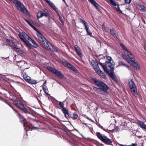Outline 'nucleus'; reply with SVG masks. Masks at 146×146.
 Instances as JSON below:
<instances>
[{
  "label": "nucleus",
  "instance_id": "obj_61",
  "mask_svg": "<svg viewBox=\"0 0 146 146\" xmlns=\"http://www.w3.org/2000/svg\"><path fill=\"white\" fill-rule=\"evenodd\" d=\"M120 145L121 146H126V145H123L120 144Z\"/></svg>",
  "mask_w": 146,
  "mask_h": 146
},
{
  "label": "nucleus",
  "instance_id": "obj_44",
  "mask_svg": "<svg viewBox=\"0 0 146 146\" xmlns=\"http://www.w3.org/2000/svg\"><path fill=\"white\" fill-rule=\"evenodd\" d=\"M25 7V6L21 2L19 1V8L20 9L21 8H23Z\"/></svg>",
  "mask_w": 146,
  "mask_h": 146
},
{
  "label": "nucleus",
  "instance_id": "obj_55",
  "mask_svg": "<svg viewBox=\"0 0 146 146\" xmlns=\"http://www.w3.org/2000/svg\"><path fill=\"white\" fill-rule=\"evenodd\" d=\"M137 145V144L135 143H132V144L131 146H136Z\"/></svg>",
  "mask_w": 146,
  "mask_h": 146
},
{
  "label": "nucleus",
  "instance_id": "obj_20",
  "mask_svg": "<svg viewBox=\"0 0 146 146\" xmlns=\"http://www.w3.org/2000/svg\"><path fill=\"white\" fill-rule=\"evenodd\" d=\"M137 122L138 125L141 128L143 129H145L146 127V125L143 122L138 120L137 121Z\"/></svg>",
  "mask_w": 146,
  "mask_h": 146
},
{
  "label": "nucleus",
  "instance_id": "obj_37",
  "mask_svg": "<svg viewBox=\"0 0 146 146\" xmlns=\"http://www.w3.org/2000/svg\"><path fill=\"white\" fill-rule=\"evenodd\" d=\"M109 1L114 6L116 5V2L114 0H109Z\"/></svg>",
  "mask_w": 146,
  "mask_h": 146
},
{
  "label": "nucleus",
  "instance_id": "obj_60",
  "mask_svg": "<svg viewBox=\"0 0 146 146\" xmlns=\"http://www.w3.org/2000/svg\"><path fill=\"white\" fill-rule=\"evenodd\" d=\"M58 15L59 18H60V17H61V16H60V15L58 14Z\"/></svg>",
  "mask_w": 146,
  "mask_h": 146
},
{
  "label": "nucleus",
  "instance_id": "obj_51",
  "mask_svg": "<svg viewBox=\"0 0 146 146\" xmlns=\"http://www.w3.org/2000/svg\"><path fill=\"white\" fill-rule=\"evenodd\" d=\"M31 22L32 24L35 25H36L38 24L37 23H36L35 22L32 20H31Z\"/></svg>",
  "mask_w": 146,
  "mask_h": 146
},
{
  "label": "nucleus",
  "instance_id": "obj_31",
  "mask_svg": "<svg viewBox=\"0 0 146 146\" xmlns=\"http://www.w3.org/2000/svg\"><path fill=\"white\" fill-rule=\"evenodd\" d=\"M93 67L94 68V69L95 71L98 73L99 72L100 70H101L100 69L98 65L97 66H96V67Z\"/></svg>",
  "mask_w": 146,
  "mask_h": 146
},
{
  "label": "nucleus",
  "instance_id": "obj_27",
  "mask_svg": "<svg viewBox=\"0 0 146 146\" xmlns=\"http://www.w3.org/2000/svg\"><path fill=\"white\" fill-rule=\"evenodd\" d=\"M98 74L103 78H105L106 77L105 74L101 70H100Z\"/></svg>",
  "mask_w": 146,
  "mask_h": 146
},
{
  "label": "nucleus",
  "instance_id": "obj_17",
  "mask_svg": "<svg viewBox=\"0 0 146 146\" xmlns=\"http://www.w3.org/2000/svg\"><path fill=\"white\" fill-rule=\"evenodd\" d=\"M74 48L78 55L80 57H82V54L80 48L79 46L77 45H75L74 46Z\"/></svg>",
  "mask_w": 146,
  "mask_h": 146
},
{
  "label": "nucleus",
  "instance_id": "obj_13",
  "mask_svg": "<svg viewBox=\"0 0 146 146\" xmlns=\"http://www.w3.org/2000/svg\"><path fill=\"white\" fill-rule=\"evenodd\" d=\"M36 32H37V35L40 44L42 42H44V41H46V39L42 34L38 30Z\"/></svg>",
  "mask_w": 146,
  "mask_h": 146
},
{
  "label": "nucleus",
  "instance_id": "obj_57",
  "mask_svg": "<svg viewBox=\"0 0 146 146\" xmlns=\"http://www.w3.org/2000/svg\"><path fill=\"white\" fill-rule=\"evenodd\" d=\"M144 48L145 50L146 51V44H145L144 46Z\"/></svg>",
  "mask_w": 146,
  "mask_h": 146
},
{
  "label": "nucleus",
  "instance_id": "obj_5",
  "mask_svg": "<svg viewBox=\"0 0 146 146\" xmlns=\"http://www.w3.org/2000/svg\"><path fill=\"white\" fill-rule=\"evenodd\" d=\"M128 84L132 94L135 97L137 98L138 93L137 88L131 79H129L128 80Z\"/></svg>",
  "mask_w": 146,
  "mask_h": 146
},
{
  "label": "nucleus",
  "instance_id": "obj_12",
  "mask_svg": "<svg viewBox=\"0 0 146 146\" xmlns=\"http://www.w3.org/2000/svg\"><path fill=\"white\" fill-rule=\"evenodd\" d=\"M132 59L130 61V62H129V63L131 64L134 69L138 70L139 69V67L138 66V65L137 62L135 61V58L134 56L132 58L131 56Z\"/></svg>",
  "mask_w": 146,
  "mask_h": 146
},
{
  "label": "nucleus",
  "instance_id": "obj_40",
  "mask_svg": "<svg viewBox=\"0 0 146 146\" xmlns=\"http://www.w3.org/2000/svg\"><path fill=\"white\" fill-rule=\"evenodd\" d=\"M95 144L96 146H104V145L102 143L98 141L96 142Z\"/></svg>",
  "mask_w": 146,
  "mask_h": 146
},
{
  "label": "nucleus",
  "instance_id": "obj_54",
  "mask_svg": "<svg viewBox=\"0 0 146 146\" xmlns=\"http://www.w3.org/2000/svg\"><path fill=\"white\" fill-rule=\"evenodd\" d=\"M43 11L44 12V13H48L49 14V12H48V11L47 10H46V9H44V11Z\"/></svg>",
  "mask_w": 146,
  "mask_h": 146
},
{
  "label": "nucleus",
  "instance_id": "obj_64",
  "mask_svg": "<svg viewBox=\"0 0 146 146\" xmlns=\"http://www.w3.org/2000/svg\"><path fill=\"white\" fill-rule=\"evenodd\" d=\"M9 58V57H7L6 58H4L5 59H7V58Z\"/></svg>",
  "mask_w": 146,
  "mask_h": 146
},
{
  "label": "nucleus",
  "instance_id": "obj_46",
  "mask_svg": "<svg viewBox=\"0 0 146 146\" xmlns=\"http://www.w3.org/2000/svg\"><path fill=\"white\" fill-rule=\"evenodd\" d=\"M30 78L31 77L29 76L23 78L27 82H28Z\"/></svg>",
  "mask_w": 146,
  "mask_h": 146
},
{
  "label": "nucleus",
  "instance_id": "obj_39",
  "mask_svg": "<svg viewBox=\"0 0 146 146\" xmlns=\"http://www.w3.org/2000/svg\"><path fill=\"white\" fill-rule=\"evenodd\" d=\"M21 74L23 75V78L28 76L26 72L24 71V70H23L21 72Z\"/></svg>",
  "mask_w": 146,
  "mask_h": 146
},
{
  "label": "nucleus",
  "instance_id": "obj_29",
  "mask_svg": "<svg viewBox=\"0 0 146 146\" xmlns=\"http://www.w3.org/2000/svg\"><path fill=\"white\" fill-rule=\"evenodd\" d=\"M0 100H1L2 101H3V102H4L5 103H6V104H7L10 107H11L14 110V109L13 108V107L11 106L9 104H8L7 102H6L5 100H4L0 96ZM14 110L16 111V112L18 113V112L17 111V110H15L14 109Z\"/></svg>",
  "mask_w": 146,
  "mask_h": 146
},
{
  "label": "nucleus",
  "instance_id": "obj_8",
  "mask_svg": "<svg viewBox=\"0 0 146 146\" xmlns=\"http://www.w3.org/2000/svg\"><path fill=\"white\" fill-rule=\"evenodd\" d=\"M7 42L8 44L11 47V48L13 49V50L17 52V55L15 54V57L13 58L15 59V58H16V56H17L18 54L17 52L18 51V48H17V46H16L13 41L10 39H7Z\"/></svg>",
  "mask_w": 146,
  "mask_h": 146
},
{
  "label": "nucleus",
  "instance_id": "obj_28",
  "mask_svg": "<svg viewBox=\"0 0 146 146\" xmlns=\"http://www.w3.org/2000/svg\"><path fill=\"white\" fill-rule=\"evenodd\" d=\"M30 42H31L33 44V46L34 47H35V48H36L37 47L38 45L34 40L32 39L31 38V39H30Z\"/></svg>",
  "mask_w": 146,
  "mask_h": 146
},
{
  "label": "nucleus",
  "instance_id": "obj_10",
  "mask_svg": "<svg viewBox=\"0 0 146 146\" xmlns=\"http://www.w3.org/2000/svg\"><path fill=\"white\" fill-rule=\"evenodd\" d=\"M125 52L127 56L122 54V56L123 59L126 60L127 62L129 63L132 59L131 56L133 58L134 56L129 51H127Z\"/></svg>",
  "mask_w": 146,
  "mask_h": 146
},
{
  "label": "nucleus",
  "instance_id": "obj_36",
  "mask_svg": "<svg viewBox=\"0 0 146 146\" xmlns=\"http://www.w3.org/2000/svg\"><path fill=\"white\" fill-rule=\"evenodd\" d=\"M59 102V105L60 108H62L61 109V110L63 108H65L64 107V104L63 102Z\"/></svg>",
  "mask_w": 146,
  "mask_h": 146
},
{
  "label": "nucleus",
  "instance_id": "obj_34",
  "mask_svg": "<svg viewBox=\"0 0 146 146\" xmlns=\"http://www.w3.org/2000/svg\"><path fill=\"white\" fill-rule=\"evenodd\" d=\"M13 3L15 4L17 9H18V1L16 0H12Z\"/></svg>",
  "mask_w": 146,
  "mask_h": 146
},
{
  "label": "nucleus",
  "instance_id": "obj_35",
  "mask_svg": "<svg viewBox=\"0 0 146 146\" xmlns=\"http://www.w3.org/2000/svg\"><path fill=\"white\" fill-rule=\"evenodd\" d=\"M92 64L93 67H96V66L98 65V62L95 60H92Z\"/></svg>",
  "mask_w": 146,
  "mask_h": 146
},
{
  "label": "nucleus",
  "instance_id": "obj_30",
  "mask_svg": "<svg viewBox=\"0 0 146 146\" xmlns=\"http://www.w3.org/2000/svg\"><path fill=\"white\" fill-rule=\"evenodd\" d=\"M120 46L123 48L125 52L129 51L123 43H121L120 44Z\"/></svg>",
  "mask_w": 146,
  "mask_h": 146
},
{
  "label": "nucleus",
  "instance_id": "obj_18",
  "mask_svg": "<svg viewBox=\"0 0 146 146\" xmlns=\"http://www.w3.org/2000/svg\"><path fill=\"white\" fill-rule=\"evenodd\" d=\"M62 63L65 66L67 67L70 69L73 66L71 64L69 63L67 61L65 60H64L62 61Z\"/></svg>",
  "mask_w": 146,
  "mask_h": 146
},
{
  "label": "nucleus",
  "instance_id": "obj_63",
  "mask_svg": "<svg viewBox=\"0 0 146 146\" xmlns=\"http://www.w3.org/2000/svg\"><path fill=\"white\" fill-rule=\"evenodd\" d=\"M62 1L64 2L65 3H66V1H65V0H62Z\"/></svg>",
  "mask_w": 146,
  "mask_h": 146
},
{
  "label": "nucleus",
  "instance_id": "obj_42",
  "mask_svg": "<svg viewBox=\"0 0 146 146\" xmlns=\"http://www.w3.org/2000/svg\"><path fill=\"white\" fill-rule=\"evenodd\" d=\"M116 10L118 12H119V13L120 14H122V12L121 11L119 8V5H117V6L116 7Z\"/></svg>",
  "mask_w": 146,
  "mask_h": 146
},
{
  "label": "nucleus",
  "instance_id": "obj_58",
  "mask_svg": "<svg viewBox=\"0 0 146 146\" xmlns=\"http://www.w3.org/2000/svg\"><path fill=\"white\" fill-rule=\"evenodd\" d=\"M82 2H83L85 1V0H80Z\"/></svg>",
  "mask_w": 146,
  "mask_h": 146
},
{
  "label": "nucleus",
  "instance_id": "obj_26",
  "mask_svg": "<svg viewBox=\"0 0 146 146\" xmlns=\"http://www.w3.org/2000/svg\"><path fill=\"white\" fill-rule=\"evenodd\" d=\"M28 82L32 84H35L37 83V82L36 80L32 79L31 78Z\"/></svg>",
  "mask_w": 146,
  "mask_h": 146
},
{
  "label": "nucleus",
  "instance_id": "obj_33",
  "mask_svg": "<svg viewBox=\"0 0 146 146\" xmlns=\"http://www.w3.org/2000/svg\"><path fill=\"white\" fill-rule=\"evenodd\" d=\"M110 76L111 78L115 82L118 81V80L117 78L115 76H114L112 74H110Z\"/></svg>",
  "mask_w": 146,
  "mask_h": 146
},
{
  "label": "nucleus",
  "instance_id": "obj_47",
  "mask_svg": "<svg viewBox=\"0 0 146 146\" xmlns=\"http://www.w3.org/2000/svg\"><path fill=\"white\" fill-rule=\"evenodd\" d=\"M103 68L105 72L106 73H108V70L106 66H105Z\"/></svg>",
  "mask_w": 146,
  "mask_h": 146
},
{
  "label": "nucleus",
  "instance_id": "obj_9",
  "mask_svg": "<svg viewBox=\"0 0 146 146\" xmlns=\"http://www.w3.org/2000/svg\"><path fill=\"white\" fill-rule=\"evenodd\" d=\"M47 68L49 71L55 74L58 77L61 78H64L63 75L60 72L56 70L50 66H48Z\"/></svg>",
  "mask_w": 146,
  "mask_h": 146
},
{
  "label": "nucleus",
  "instance_id": "obj_15",
  "mask_svg": "<svg viewBox=\"0 0 146 146\" xmlns=\"http://www.w3.org/2000/svg\"><path fill=\"white\" fill-rule=\"evenodd\" d=\"M19 109H20L21 111H23L24 113H30V112L26 108L24 105L21 104L20 102H19Z\"/></svg>",
  "mask_w": 146,
  "mask_h": 146
},
{
  "label": "nucleus",
  "instance_id": "obj_53",
  "mask_svg": "<svg viewBox=\"0 0 146 146\" xmlns=\"http://www.w3.org/2000/svg\"><path fill=\"white\" fill-rule=\"evenodd\" d=\"M99 64L102 67V68H103L105 66H106L105 65H104L102 63L100 62L99 63Z\"/></svg>",
  "mask_w": 146,
  "mask_h": 146
},
{
  "label": "nucleus",
  "instance_id": "obj_22",
  "mask_svg": "<svg viewBox=\"0 0 146 146\" xmlns=\"http://www.w3.org/2000/svg\"><path fill=\"white\" fill-rule=\"evenodd\" d=\"M24 20L35 31H38V30L36 27L32 25L31 22V20L30 21L26 19H24Z\"/></svg>",
  "mask_w": 146,
  "mask_h": 146
},
{
  "label": "nucleus",
  "instance_id": "obj_48",
  "mask_svg": "<svg viewBox=\"0 0 146 146\" xmlns=\"http://www.w3.org/2000/svg\"><path fill=\"white\" fill-rule=\"evenodd\" d=\"M42 17L43 16H44L45 17H47L48 15H49L48 13H43L42 12Z\"/></svg>",
  "mask_w": 146,
  "mask_h": 146
},
{
  "label": "nucleus",
  "instance_id": "obj_14",
  "mask_svg": "<svg viewBox=\"0 0 146 146\" xmlns=\"http://www.w3.org/2000/svg\"><path fill=\"white\" fill-rule=\"evenodd\" d=\"M92 5H94L95 8L99 11H100L101 9L98 4L94 0H88Z\"/></svg>",
  "mask_w": 146,
  "mask_h": 146
},
{
  "label": "nucleus",
  "instance_id": "obj_59",
  "mask_svg": "<svg viewBox=\"0 0 146 146\" xmlns=\"http://www.w3.org/2000/svg\"><path fill=\"white\" fill-rule=\"evenodd\" d=\"M46 83V81L45 80L44 83L43 84L45 85V84Z\"/></svg>",
  "mask_w": 146,
  "mask_h": 146
},
{
  "label": "nucleus",
  "instance_id": "obj_52",
  "mask_svg": "<svg viewBox=\"0 0 146 146\" xmlns=\"http://www.w3.org/2000/svg\"><path fill=\"white\" fill-rule=\"evenodd\" d=\"M59 19H60V20L62 23V24L64 25V22L63 21V20L62 19V17H60V18H59Z\"/></svg>",
  "mask_w": 146,
  "mask_h": 146
},
{
  "label": "nucleus",
  "instance_id": "obj_45",
  "mask_svg": "<svg viewBox=\"0 0 146 146\" xmlns=\"http://www.w3.org/2000/svg\"><path fill=\"white\" fill-rule=\"evenodd\" d=\"M78 117V115L75 113H74L73 114L72 118L73 119H76Z\"/></svg>",
  "mask_w": 146,
  "mask_h": 146
},
{
  "label": "nucleus",
  "instance_id": "obj_62",
  "mask_svg": "<svg viewBox=\"0 0 146 146\" xmlns=\"http://www.w3.org/2000/svg\"><path fill=\"white\" fill-rule=\"evenodd\" d=\"M65 4L66 5V6L68 7V5L66 3H65Z\"/></svg>",
  "mask_w": 146,
  "mask_h": 146
},
{
  "label": "nucleus",
  "instance_id": "obj_25",
  "mask_svg": "<svg viewBox=\"0 0 146 146\" xmlns=\"http://www.w3.org/2000/svg\"><path fill=\"white\" fill-rule=\"evenodd\" d=\"M42 89L45 94L48 95V91L47 86L44 84L42 85Z\"/></svg>",
  "mask_w": 146,
  "mask_h": 146
},
{
  "label": "nucleus",
  "instance_id": "obj_41",
  "mask_svg": "<svg viewBox=\"0 0 146 146\" xmlns=\"http://www.w3.org/2000/svg\"><path fill=\"white\" fill-rule=\"evenodd\" d=\"M13 104L15 105H16L17 107L18 108V102L17 100H14L13 101Z\"/></svg>",
  "mask_w": 146,
  "mask_h": 146
},
{
  "label": "nucleus",
  "instance_id": "obj_43",
  "mask_svg": "<svg viewBox=\"0 0 146 146\" xmlns=\"http://www.w3.org/2000/svg\"><path fill=\"white\" fill-rule=\"evenodd\" d=\"M71 69L73 71H74V72H75L76 73H78V71L77 70L76 68H75L74 66H73L72 67Z\"/></svg>",
  "mask_w": 146,
  "mask_h": 146
},
{
  "label": "nucleus",
  "instance_id": "obj_56",
  "mask_svg": "<svg viewBox=\"0 0 146 146\" xmlns=\"http://www.w3.org/2000/svg\"><path fill=\"white\" fill-rule=\"evenodd\" d=\"M48 4L49 3L50 1L48 0H44Z\"/></svg>",
  "mask_w": 146,
  "mask_h": 146
},
{
  "label": "nucleus",
  "instance_id": "obj_6",
  "mask_svg": "<svg viewBox=\"0 0 146 146\" xmlns=\"http://www.w3.org/2000/svg\"><path fill=\"white\" fill-rule=\"evenodd\" d=\"M41 44L43 47L48 50H50L55 52H57L58 51V50L56 48L54 47L50 43L46 40V41L42 42Z\"/></svg>",
  "mask_w": 146,
  "mask_h": 146
},
{
  "label": "nucleus",
  "instance_id": "obj_19",
  "mask_svg": "<svg viewBox=\"0 0 146 146\" xmlns=\"http://www.w3.org/2000/svg\"><path fill=\"white\" fill-rule=\"evenodd\" d=\"M62 111L65 117L68 119L70 118L68 110L66 108H63L62 109Z\"/></svg>",
  "mask_w": 146,
  "mask_h": 146
},
{
  "label": "nucleus",
  "instance_id": "obj_23",
  "mask_svg": "<svg viewBox=\"0 0 146 146\" xmlns=\"http://www.w3.org/2000/svg\"><path fill=\"white\" fill-rule=\"evenodd\" d=\"M137 7L139 9L143 12H145L146 11V8L143 5L141 4L139 5H138Z\"/></svg>",
  "mask_w": 146,
  "mask_h": 146
},
{
  "label": "nucleus",
  "instance_id": "obj_11",
  "mask_svg": "<svg viewBox=\"0 0 146 146\" xmlns=\"http://www.w3.org/2000/svg\"><path fill=\"white\" fill-rule=\"evenodd\" d=\"M80 22L82 23L85 26V29H86V32L88 34V35L92 37V33L91 32H90V31L89 29L88 25H87V23L85 21L82 20V19L81 18L80 19Z\"/></svg>",
  "mask_w": 146,
  "mask_h": 146
},
{
  "label": "nucleus",
  "instance_id": "obj_7",
  "mask_svg": "<svg viewBox=\"0 0 146 146\" xmlns=\"http://www.w3.org/2000/svg\"><path fill=\"white\" fill-rule=\"evenodd\" d=\"M106 58L107 60L106 61V65L111 68L112 71H113L114 69L115 63L111 56H106Z\"/></svg>",
  "mask_w": 146,
  "mask_h": 146
},
{
  "label": "nucleus",
  "instance_id": "obj_1",
  "mask_svg": "<svg viewBox=\"0 0 146 146\" xmlns=\"http://www.w3.org/2000/svg\"><path fill=\"white\" fill-rule=\"evenodd\" d=\"M94 84L97 86L96 92L99 94H104L107 92L108 86L104 83L94 78L92 79Z\"/></svg>",
  "mask_w": 146,
  "mask_h": 146
},
{
  "label": "nucleus",
  "instance_id": "obj_2",
  "mask_svg": "<svg viewBox=\"0 0 146 146\" xmlns=\"http://www.w3.org/2000/svg\"><path fill=\"white\" fill-rule=\"evenodd\" d=\"M19 117L20 122L23 123V125L25 129L27 131H31L33 129H36L38 128L37 127L33 126L31 123H28L25 117L21 114L19 113Z\"/></svg>",
  "mask_w": 146,
  "mask_h": 146
},
{
  "label": "nucleus",
  "instance_id": "obj_49",
  "mask_svg": "<svg viewBox=\"0 0 146 146\" xmlns=\"http://www.w3.org/2000/svg\"><path fill=\"white\" fill-rule=\"evenodd\" d=\"M125 0V3L127 4H129L131 1V0Z\"/></svg>",
  "mask_w": 146,
  "mask_h": 146
},
{
  "label": "nucleus",
  "instance_id": "obj_4",
  "mask_svg": "<svg viewBox=\"0 0 146 146\" xmlns=\"http://www.w3.org/2000/svg\"><path fill=\"white\" fill-rule=\"evenodd\" d=\"M96 135L98 138L105 144L114 146L112 144L113 140L109 139L107 136L99 132L96 133Z\"/></svg>",
  "mask_w": 146,
  "mask_h": 146
},
{
  "label": "nucleus",
  "instance_id": "obj_21",
  "mask_svg": "<svg viewBox=\"0 0 146 146\" xmlns=\"http://www.w3.org/2000/svg\"><path fill=\"white\" fill-rule=\"evenodd\" d=\"M20 10L24 14L27 15H29V13L25 7L23 8H21Z\"/></svg>",
  "mask_w": 146,
  "mask_h": 146
},
{
  "label": "nucleus",
  "instance_id": "obj_16",
  "mask_svg": "<svg viewBox=\"0 0 146 146\" xmlns=\"http://www.w3.org/2000/svg\"><path fill=\"white\" fill-rule=\"evenodd\" d=\"M110 32L111 34L113 37H115L117 38H119L118 33V32H116L114 29H110Z\"/></svg>",
  "mask_w": 146,
  "mask_h": 146
},
{
  "label": "nucleus",
  "instance_id": "obj_3",
  "mask_svg": "<svg viewBox=\"0 0 146 146\" xmlns=\"http://www.w3.org/2000/svg\"><path fill=\"white\" fill-rule=\"evenodd\" d=\"M19 33V37L23 41L26 46L30 48H32V45L30 42L31 38L25 33L24 32Z\"/></svg>",
  "mask_w": 146,
  "mask_h": 146
},
{
  "label": "nucleus",
  "instance_id": "obj_38",
  "mask_svg": "<svg viewBox=\"0 0 146 146\" xmlns=\"http://www.w3.org/2000/svg\"><path fill=\"white\" fill-rule=\"evenodd\" d=\"M42 12H39L37 14V16L38 18H39L42 17Z\"/></svg>",
  "mask_w": 146,
  "mask_h": 146
},
{
  "label": "nucleus",
  "instance_id": "obj_50",
  "mask_svg": "<svg viewBox=\"0 0 146 146\" xmlns=\"http://www.w3.org/2000/svg\"><path fill=\"white\" fill-rule=\"evenodd\" d=\"M50 115H51L53 117H54V118H55L58 121H59L60 120V119H59L58 117H57L55 115H53V114H50Z\"/></svg>",
  "mask_w": 146,
  "mask_h": 146
},
{
  "label": "nucleus",
  "instance_id": "obj_24",
  "mask_svg": "<svg viewBox=\"0 0 146 146\" xmlns=\"http://www.w3.org/2000/svg\"><path fill=\"white\" fill-rule=\"evenodd\" d=\"M48 4L57 13L58 11L57 10V8L53 3L50 1Z\"/></svg>",
  "mask_w": 146,
  "mask_h": 146
},
{
  "label": "nucleus",
  "instance_id": "obj_32",
  "mask_svg": "<svg viewBox=\"0 0 146 146\" xmlns=\"http://www.w3.org/2000/svg\"><path fill=\"white\" fill-rule=\"evenodd\" d=\"M119 64V65L121 66H125L127 68H129V66L123 63L122 62H118Z\"/></svg>",
  "mask_w": 146,
  "mask_h": 146
}]
</instances>
